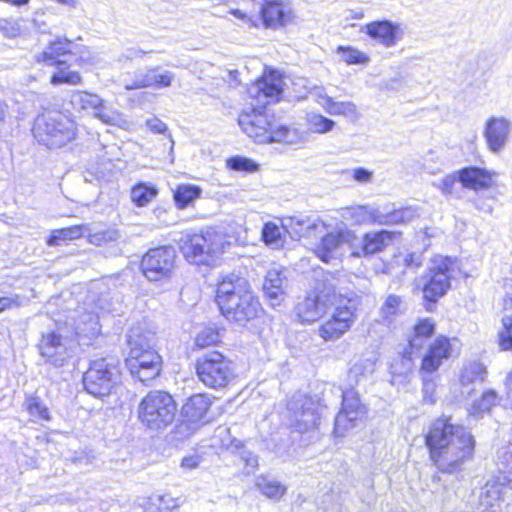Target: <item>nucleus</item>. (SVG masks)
<instances>
[{
    "instance_id": "obj_1",
    "label": "nucleus",
    "mask_w": 512,
    "mask_h": 512,
    "mask_svg": "<svg viewBox=\"0 0 512 512\" xmlns=\"http://www.w3.org/2000/svg\"><path fill=\"white\" fill-rule=\"evenodd\" d=\"M425 443L436 467L449 474L461 471L465 462L472 459L475 448L470 432L446 416L430 424Z\"/></svg>"
},
{
    "instance_id": "obj_2",
    "label": "nucleus",
    "mask_w": 512,
    "mask_h": 512,
    "mask_svg": "<svg viewBox=\"0 0 512 512\" xmlns=\"http://www.w3.org/2000/svg\"><path fill=\"white\" fill-rule=\"evenodd\" d=\"M215 301L222 315L239 325L255 319L262 311L248 281L233 274L218 284Z\"/></svg>"
},
{
    "instance_id": "obj_3",
    "label": "nucleus",
    "mask_w": 512,
    "mask_h": 512,
    "mask_svg": "<svg viewBox=\"0 0 512 512\" xmlns=\"http://www.w3.org/2000/svg\"><path fill=\"white\" fill-rule=\"evenodd\" d=\"M32 133L39 144L57 149L75 139L76 124L59 111H45L36 117Z\"/></svg>"
},
{
    "instance_id": "obj_4",
    "label": "nucleus",
    "mask_w": 512,
    "mask_h": 512,
    "mask_svg": "<svg viewBox=\"0 0 512 512\" xmlns=\"http://www.w3.org/2000/svg\"><path fill=\"white\" fill-rule=\"evenodd\" d=\"M238 124L242 130L257 142H282L286 144L297 143L296 130L286 126L275 128L270 116L262 110L251 109L242 112L238 117Z\"/></svg>"
},
{
    "instance_id": "obj_5",
    "label": "nucleus",
    "mask_w": 512,
    "mask_h": 512,
    "mask_svg": "<svg viewBox=\"0 0 512 512\" xmlns=\"http://www.w3.org/2000/svg\"><path fill=\"white\" fill-rule=\"evenodd\" d=\"M179 247L190 263L211 265L214 258L223 252V235L212 228L200 233H186L181 236Z\"/></svg>"
},
{
    "instance_id": "obj_6",
    "label": "nucleus",
    "mask_w": 512,
    "mask_h": 512,
    "mask_svg": "<svg viewBox=\"0 0 512 512\" xmlns=\"http://www.w3.org/2000/svg\"><path fill=\"white\" fill-rule=\"evenodd\" d=\"M177 405L173 397L160 390L149 392L140 402L137 413L140 423L153 431H161L175 419Z\"/></svg>"
},
{
    "instance_id": "obj_7",
    "label": "nucleus",
    "mask_w": 512,
    "mask_h": 512,
    "mask_svg": "<svg viewBox=\"0 0 512 512\" xmlns=\"http://www.w3.org/2000/svg\"><path fill=\"white\" fill-rule=\"evenodd\" d=\"M195 369L199 381L215 390L227 387L236 376L232 360L217 350L198 356Z\"/></svg>"
},
{
    "instance_id": "obj_8",
    "label": "nucleus",
    "mask_w": 512,
    "mask_h": 512,
    "mask_svg": "<svg viewBox=\"0 0 512 512\" xmlns=\"http://www.w3.org/2000/svg\"><path fill=\"white\" fill-rule=\"evenodd\" d=\"M453 260L450 257L436 256L428 270L419 278L427 311H432L438 300L451 287Z\"/></svg>"
},
{
    "instance_id": "obj_9",
    "label": "nucleus",
    "mask_w": 512,
    "mask_h": 512,
    "mask_svg": "<svg viewBox=\"0 0 512 512\" xmlns=\"http://www.w3.org/2000/svg\"><path fill=\"white\" fill-rule=\"evenodd\" d=\"M119 361L115 358H99L91 361L83 376L85 390L95 396L109 395L120 382Z\"/></svg>"
},
{
    "instance_id": "obj_10",
    "label": "nucleus",
    "mask_w": 512,
    "mask_h": 512,
    "mask_svg": "<svg viewBox=\"0 0 512 512\" xmlns=\"http://www.w3.org/2000/svg\"><path fill=\"white\" fill-rule=\"evenodd\" d=\"M339 302L330 319L319 327V336L325 341L339 339L352 326L355 311L359 305V297L354 292L342 294L339 291Z\"/></svg>"
},
{
    "instance_id": "obj_11",
    "label": "nucleus",
    "mask_w": 512,
    "mask_h": 512,
    "mask_svg": "<svg viewBox=\"0 0 512 512\" xmlns=\"http://www.w3.org/2000/svg\"><path fill=\"white\" fill-rule=\"evenodd\" d=\"M436 324L430 318L419 319L408 335V348L396 359L391 368L394 374H406L412 370L413 355H420L430 338L435 333Z\"/></svg>"
},
{
    "instance_id": "obj_12",
    "label": "nucleus",
    "mask_w": 512,
    "mask_h": 512,
    "mask_svg": "<svg viewBox=\"0 0 512 512\" xmlns=\"http://www.w3.org/2000/svg\"><path fill=\"white\" fill-rule=\"evenodd\" d=\"M176 251L171 246L150 249L142 258L141 269L149 281H161L172 276Z\"/></svg>"
},
{
    "instance_id": "obj_13",
    "label": "nucleus",
    "mask_w": 512,
    "mask_h": 512,
    "mask_svg": "<svg viewBox=\"0 0 512 512\" xmlns=\"http://www.w3.org/2000/svg\"><path fill=\"white\" fill-rule=\"evenodd\" d=\"M342 397V408L335 417L334 433L342 437L345 433L357 426L366 414L365 406L360 402L358 393L353 389L343 391L337 388Z\"/></svg>"
},
{
    "instance_id": "obj_14",
    "label": "nucleus",
    "mask_w": 512,
    "mask_h": 512,
    "mask_svg": "<svg viewBox=\"0 0 512 512\" xmlns=\"http://www.w3.org/2000/svg\"><path fill=\"white\" fill-rule=\"evenodd\" d=\"M325 405L312 397L299 396L288 403L294 427L299 432L309 431L318 426Z\"/></svg>"
},
{
    "instance_id": "obj_15",
    "label": "nucleus",
    "mask_w": 512,
    "mask_h": 512,
    "mask_svg": "<svg viewBox=\"0 0 512 512\" xmlns=\"http://www.w3.org/2000/svg\"><path fill=\"white\" fill-rule=\"evenodd\" d=\"M356 240L353 231L346 227H339L326 233L317 245L315 253L323 262L329 263L343 255L346 246H350Z\"/></svg>"
},
{
    "instance_id": "obj_16",
    "label": "nucleus",
    "mask_w": 512,
    "mask_h": 512,
    "mask_svg": "<svg viewBox=\"0 0 512 512\" xmlns=\"http://www.w3.org/2000/svg\"><path fill=\"white\" fill-rule=\"evenodd\" d=\"M38 348L45 361L56 367L63 366L70 357L66 341L56 331L43 332Z\"/></svg>"
},
{
    "instance_id": "obj_17",
    "label": "nucleus",
    "mask_w": 512,
    "mask_h": 512,
    "mask_svg": "<svg viewBox=\"0 0 512 512\" xmlns=\"http://www.w3.org/2000/svg\"><path fill=\"white\" fill-rule=\"evenodd\" d=\"M511 121L505 117L492 116L487 119L483 136L488 149L493 153L502 151L511 133Z\"/></svg>"
},
{
    "instance_id": "obj_18",
    "label": "nucleus",
    "mask_w": 512,
    "mask_h": 512,
    "mask_svg": "<svg viewBox=\"0 0 512 512\" xmlns=\"http://www.w3.org/2000/svg\"><path fill=\"white\" fill-rule=\"evenodd\" d=\"M488 480L481 489L479 502L484 508H492L500 500H504L508 491H512V475L507 472Z\"/></svg>"
},
{
    "instance_id": "obj_19",
    "label": "nucleus",
    "mask_w": 512,
    "mask_h": 512,
    "mask_svg": "<svg viewBox=\"0 0 512 512\" xmlns=\"http://www.w3.org/2000/svg\"><path fill=\"white\" fill-rule=\"evenodd\" d=\"M248 92L254 98L259 99L263 96L267 100L266 103L278 101L283 92V79L277 71L270 70L253 84Z\"/></svg>"
},
{
    "instance_id": "obj_20",
    "label": "nucleus",
    "mask_w": 512,
    "mask_h": 512,
    "mask_svg": "<svg viewBox=\"0 0 512 512\" xmlns=\"http://www.w3.org/2000/svg\"><path fill=\"white\" fill-rule=\"evenodd\" d=\"M452 353L450 340L445 336L437 337L429 345L427 353L422 359L421 371L433 373L441 366L443 360L448 359Z\"/></svg>"
},
{
    "instance_id": "obj_21",
    "label": "nucleus",
    "mask_w": 512,
    "mask_h": 512,
    "mask_svg": "<svg viewBox=\"0 0 512 512\" xmlns=\"http://www.w3.org/2000/svg\"><path fill=\"white\" fill-rule=\"evenodd\" d=\"M72 42L67 38H57L49 43V45L39 54L35 56L37 62L46 65H66L73 53L71 51Z\"/></svg>"
},
{
    "instance_id": "obj_22",
    "label": "nucleus",
    "mask_w": 512,
    "mask_h": 512,
    "mask_svg": "<svg viewBox=\"0 0 512 512\" xmlns=\"http://www.w3.org/2000/svg\"><path fill=\"white\" fill-rule=\"evenodd\" d=\"M260 15L266 28L278 29L291 20V9L281 0H268L260 9Z\"/></svg>"
},
{
    "instance_id": "obj_23",
    "label": "nucleus",
    "mask_w": 512,
    "mask_h": 512,
    "mask_svg": "<svg viewBox=\"0 0 512 512\" xmlns=\"http://www.w3.org/2000/svg\"><path fill=\"white\" fill-rule=\"evenodd\" d=\"M458 180L464 188L483 190L492 186V174L481 167L468 166L457 171Z\"/></svg>"
},
{
    "instance_id": "obj_24",
    "label": "nucleus",
    "mask_w": 512,
    "mask_h": 512,
    "mask_svg": "<svg viewBox=\"0 0 512 512\" xmlns=\"http://www.w3.org/2000/svg\"><path fill=\"white\" fill-rule=\"evenodd\" d=\"M127 343L129 346V355H139V351L152 349L156 343V334L143 324L133 326L128 335Z\"/></svg>"
},
{
    "instance_id": "obj_25",
    "label": "nucleus",
    "mask_w": 512,
    "mask_h": 512,
    "mask_svg": "<svg viewBox=\"0 0 512 512\" xmlns=\"http://www.w3.org/2000/svg\"><path fill=\"white\" fill-rule=\"evenodd\" d=\"M365 31L372 39L391 47L397 42L399 26L389 20H378L366 24Z\"/></svg>"
},
{
    "instance_id": "obj_26",
    "label": "nucleus",
    "mask_w": 512,
    "mask_h": 512,
    "mask_svg": "<svg viewBox=\"0 0 512 512\" xmlns=\"http://www.w3.org/2000/svg\"><path fill=\"white\" fill-rule=\"evenodd\" d=\"M394 237L395 232L384 229L365 233L360 245L362 255H373L384 251L392 243Z\"/></svg>"
},
{
    "instance_id": "obj_27",
    "label": "nucleus",
    "mask_w": 512,
    "mask_h": 512,
    "mask_svg": "<svg viewBox=\"0 0 512 512\" xmlns=\"http://www.w3.org/2000/svg\"><path fill=\"white\" fill-rule=\"evenodd\" d=\"M211 403V398L207 394H194L183 405L182 415L190 423L202 422L205 420Z\"/></svg>"
},
{
    "instance_id": "obj_28",
    "label": "nucleus",
    "mask_w": 512,
    "mask_h": 512,
    "mask_svg": "<svg viewBox=\"0 0 512 512\" xmlns=\"http://www.w3.org/2000/svg\"><path fill=\"white\" fill-rule=\"evenodd\" d=\"M286 278L280 270H269L263 283V291L271 306L279 305L284 299V282Z\"/></svg>"
},
{
    "instance_id": "obj_29",
    "label": "nucleus",
    "mask_w": 512,
    "mask_h": 512,
    "mask_svg": "<svg viewBox=\"0 0 512 512\" xmlns=\"http://www.w3.org/2000/svg\"><path fill=\"white\" fill-rule=\"evenodd\" d=\"M486 375V367L482 363L473 362L465 366L460 375L462 395L469 397L473 391L471 386L483 383Z\"/></svg>"
},
{
    "instance_id": "obj_30",
    "label": "nucleus",
    "mask_w": 512,
    "mask_h": 512,
    "mask_svg": "<svg viewBox=\"0 0 512 512\" xmlns=\"http://www.w3.org/2000/svg\"><path fill=\"white\" fill-rule=\"evenodd\" d=\"M407 310V305L402 296L389 294L386 296L381 308V322L387 326L394 323L398 316L403 315Z\"/></svg>"
},
{
    "instance_id": "obj_31",
    "label": "nucleus",
    "mask_w": 512,
    "mask_h": 512,
    "mask_svg": "<svg viewBox=\"0 0 512 512\" xmlns=\"http://www.w3.org/2000/svg\"><path fill=\"white\" fill-rule=\"evenodd\" d=\"M323 313V305L317 296H307L295 307V315L301 323H311L318 320Z\"/></svg>"
},
{
    "instance_id": "obj_32",
    "label": "nucleus",
    "mask_w": 512,
    "mask_h": 512,
    "mask_svg": "<svg viewBox=\"0 0 512 512\" xmlns=\"http://www.w3.org/2000/svg\"><path fill=\"white\" fill-rule=\"evenodd\" d=\"M101 101L102 98L99 95L87 91H74L70 96L73 108L89 115L95 113Z\"/></svg>"
},
{
    "instance_id": "obj_33",
    "label": "nucleus",
    "mask_w": 512,
    "mask_h": 512,
    "mask_svg": "<svg viewBox=\"0 0 512 512\" xmlns=\"http://www.w3.org/2000/svg\"><path fill=\"white\" fill-rule=\"evenodd\" d=\"M149 362H141V364H129L131 374L137 377L141 382L146 383L156 378L161 371V357L159 355H151Z\"/></svg>"
},
{
    "instance_id": "obj_34",
    "label": "nucleus",
    "mask_w": 512,
    "mask_h": 512,
    "mask_svg": "<svg viewBox=\"0 0 512 512\" xmlns=\"http://www.w3.org/2000/svg\"><path fill=\"white\" fill-rule=\"evenodd\" d=\"M318 103L330 115H342L345 117H356L357 115V107L350 101L338 102L326 94H320Z\"/></svg>"
},
{
    "instance_id": "obj_35",
    "label": "nucleus",
    "mask_w": 512,
    "mask_h": 512,
    "mask_svg": "<svg viewBox=\"0 0 512 512\" xmlns=\"http://www.w3.org/2000/svg\"><path fill=\"white\" fill-rule=\"evenodd\" d=\"M417 216V210L413 207H404L391 212L379 210L378 225L404 224L412 221Z\"/></svg>"
},
{
    "instance_id": "obj_36",
    "label": "nucleus",
    "mask_w": 512,
    "mask_h": 512,
    "mask_svg": "<svg viewBox=\"0 0 512 512\" xmlns=\"http://www.w3.org/2000/svg\"><path fill=\"white\" fill-rule=\"evenodd\" d=\"M202 189L193 184H179L174 191L173 198L179 209H185L201 196Z\"/></svg>"
},
{
    "instance_id": "obj_37",
    "label": "nucleus",
    "mask_w": 512,
    "mask_h": 512,
    "mask_svg": "<svg viewBox=\"0 0 512 512\" xmlns=\"http://www.w3.org/2000/svg\"><path fill=\"white\" fill-rule=\"evenodd\" d=\"M158 194L155 185L140 182L131 189V200L138 207H144Z\"/></svg>"
},
{
    "instance_id": "obj_38",
    "label": "nucleus",
    "mask_w": 512,
    "mask_h": 512,
    "mask_svg": "<svg viewBox=\"0 0 512 512\" xmlns=\"http://www.w3.org/2000/svg\"><path fill=\"white\" fill-rule=\"evenodd\" d=\"M255 484L259 491L268 498L279 499L286 491L285 486L279 481L265 475L257 477Z\"/></svg>"
},
{
    "instance_id": "obj_39",
    "label": "nucleus",
    "mask_w": 512,
    "mask_h": 512,
    "mask_svg": "<svg viewBox=\"0 0 512 512\" xmlns=\"http://www.w3.org/2000/svg\"><path fill=\"white\" fill-rule=\"evenodd\" d=\"M92 116L107 125L120 126L123 122L122 114L119 110L104 99H102L101 104L98 105L97 110Z\"/></svg>"
},
{
    "instance_id": "obj_40",
    "label": "nucleus",
    "mask_w": 512,
    "mask_h": 512,
    "mask_svg": "<svg viewBox=\"0 0 512 512\" xmlns=\"http://www.w3.org/2000/svg\"><path fill=\"white\" fill-rule=\"evenodd\" d=\"M57 70L51 75L50 83L54 86L60 84L77 85L82 82V77L79 72L69 69L68 63L66 65H55Z\"/></svg>"
},
{
    "instance_id": "obj_41",
    "label": "nucleus",
    "mask_w": 512,
    "mask_h": 512,
    "mask_svg": "<svg viewBox=\"0 0 512 512\" xmlns=\"http://www.w3.org/2000/svg\"><path fill=\"white\" fill-rule=\"evenodd\" d=\"M82 234L83 227L79 225L56 229L52 231L51 235L47 239V245L58 246L63 242L78 239L82 236Z\"/></svg>"
},
{
    "instance_id": "obj_42",
    "label": "nucleus",
    "mask_w": 512,
    "mask_h": 512,
    "mask_svg": "<svg viewBox=\"0 0 512 512\" xmlns=\"http://www.w3.org/2000/svg\"><path fill=\"white\" fill-rule=\"evenodd\" d=\"M26 411L35 421H49L50 413L47 406L39 397L29 396L24 403Z\"/></svg>"
},
{
    "instance_id": "obj_43",
    "label": "nucleus",
    "mask_w": 512,
    "mask_h": 512,
    "mask_svg": "<svg viewBox=\"0 0 512 512\" xmlns=\"http://www.w3.org/2000/svg\"><path fill=\"white\" fill-rule=\"evenodd\" d=\"M499 401V396L495 390H487L482 393L481 397L472 404L470 413L472 415H480L489 412Z\"/></svg>"
},
{
    "instance_id": "obj_44",
    "label": "nucleus",
    "mask_w": 512,
    "mask_h": 512,
    "mask_svg": "<svg viewBox=\"0 0 512 512\" xmlns=\"http://www.w3.org/2000/svg\"><path fill=\"white\" fill-rule=\"evenodd\" d=\"M350 215L355 223H372L378 224L379 209L368 205L357 206L349 209Z\"/></svg>"
},
{
    "instance_id": "obj_45",
    "label": "nucleus",
    "mask_w": 512,
    "mask_h": 512,
    "mask_svg": "<svg viewBox=\"0 0 512 512\" xmlns=\"http://www.w3.org/2000/svg\"><path fill=\"white\" fill-rule=\"evenodd\" d=\"M308 128L318 134H324L333 129L335 122L318 113H309L306 117Z\"/></svg>"
},
{
    "instance_id": "obj_46",
    "label": "nucleus",
    "mask_w": 512,
    "mask_h": 512,
    "mask_svg": "<svg viewBox=\"0 0 512 512\" xmlns=\"http://www.w3.org/2000/svg\"><path fill=\"white\" fill-rule=\"evenodd\" d=\"M322 223L318 220H310L308 217L291 218L290 226L296 230L299 237L310 236L311 230L317 229Z\"/></svg>"
},
{
    "instance_id": "obj_47",
    "label": "nucleus",
    "mask_w": 512,
    "mask_h": 512,
    "mask_svg": "<svg viewBox=\"0 0 512 512\" xmlns=\"http://www.w3.org/2000/svg\"><path fill=\"white\" fill-rule=\"evenodd\" d=\"M152 68L147 70L137 71L133 74L132 79L124 84L126 90H134L141 88L152 87Z\"/></svg>"
},
{
    "instance_id": "obj_48",
    "label": "nucleus",
    "mask_w": 512,
    "mask_h": 512,
    "mask_svg": "<svg viewBox=\"0 0 512 512\" xmlns=\"http://www.w3.org/2000/svg\"><path fill=\"white\" fill-rule=\"evenodd\" d=\"M220 342L219 332L216 328L207 327L201 330L195 339V344L199 348H206L216 345Z\"/></svg>"
},
{
    "instance_id": "obj_49",
    "label": "nucleus",
    "mask_w": 512,
    "mask_h": 512,
    "mask_svg": "<svg viewBox=\"0 0 512 512\" xmlns=\"http://www.w3.org/2000/svg\"><path fill=\"white\" fill-rule=\"evenodd\" d=\"M503 329L499 332V346L502 350H512V316L502 318Z\"/></svg>"
},
{
    "instance_id": "obj_50",
    "label": "nucleus",
    "mask_w": 512,
    "mask_h": 512,
    "mask_svg": "<svg viewBox=\"0 0 512 512\" xmlns=\"http://www.w3.org/2000/svg\"><path fill=\"white\" fill-rule=\"evenodd\" d=\"M262 240L266 245L278 246L281 241V231L277 224L267 222L262 228Z\"/></svg>"
},
{
    "instance_id": "obj_51",
    "label": "nucleus",
    "mask_w": 512,
    "mask_h": 512,
    "mask_svg": "<svg viewBox=\"0 0 512 512\" xmlns=\"http://www.w3.org/2000/svg\"><path fill=\"white\" fill-rule=\"evenodd\" d=\"M338 53L347 64H364L369 61V58L363 52L355 48L339 47Z\"/></svg>"
},
{
    "instance_id": "obj_52",
    "label": "nucleus",
    "mask_w": 512,
    "mask_h": 512,
    "mask_svg": "<svg viewBox=\"0 0 512 512\" xmlns=\"http://www.w3.org/2000/svg\"><path fill=\"white\" fill-rule=\"evenodd\" d=\"M227 166L234 171H244V172H254L258 169V164L253 160L241 157L234 156L227 160Z\"/></svg>"
},
{
    "instance_id": "obj_53",
    "label": "nucleus",
    "mask_w": 512,
    "mask_h": 512,
    "mask_svg": "<svg viewBox=\"0 0 512 512\" xmlns=\"http://www.w3.org/2000/svg\"><path fill=\"white\" fill-rule=\"evenodd\" d=\"M152 87L156 88H166L172 85V82L175 78V74L171 71H161L160 67L152 68Z\"/></svg>"
},
{
    "instance_id": "obj_54",
    "label": "nucleus",
    "mask_w": 512,
    "mask_h": 512,
    "mask_svg": "<svg viewBox=\"0 0 512 512\" xmlns=\"http://www.w3.org/2000/svg\"><path fill=\"white\" fill-rule=\"evenodd\" d=\"M119 233L115 229H105L96 231L89 235V241L97 246L104 245L109 242L117 241Z\"/></svg>"
},
{
    "instance_id": "obj_55",
    "label": "nucleus",
    "mask_w": 512,
    "mask_h": 512,
    "mask_svg": "<svg viewBox=\"0 0 512 512\" xmlns=\"http://www.w3.org/2000/svg\"><path fill=\"white\" fill-rule=\"evenodd\" d=\"M323 288L319 286L316 287L321 293L329 296L330 294L336 295L339 290L338 279L331 273H326L323 275Z\"/></svg>"
},
{
    "instance_id": "obj_56",
    "label": "nucleus",
    "mask_w": 512,
    "mask_h": 512,
    "mask_svg": "<svg viewBox=\"0 0 512 512\" xmlns=\"http://www.w3.org/2000/svg\"><path fill=\"white\" fill-rule=\"evenodd\" d=\"M365 371L372 372V364L368 361H359L355 363L349 370V379L358 382V376H364Z\"/></svg>"
},
{
    "instance_id": "obj_57",
    "label": "nucleus",
    "mask_w": 512,
    "mask_h": 512,
    "mask_svg": "<svg viewBox=\"0 0 512 512\" xmlns=\"http://www.w3.org/2000/svg\"><path fill=\"white\" fill-rule=\"evenodd\" d=\"M459 182L457 172L445 176L438 184H434L445 195H450L456 182Z\"/></svg>"
},
{
    "instance_id": "obj_58",
    "label": "nucleus",
    "mask_w": 512,
    "mask_h": 512,
    "mask_svg": "<svg viewBox=\"0 0 512 512\" xmlns=\"http://www.w3.org/2000/svg\"><path fill=\"white\" fill-rule=\"evenodd\" d=\"M435 391H436L435 381L432 378L424 377L423 378V387H422L424 401H426L427 403H430V404L435 403V401H436Z\"/></svg>"
},
{
    "instance_id": "obj_59",
    "label": "nucleus",
    "mask_w": 512,
    "mask_h": 512,
    "mask_svg": "<svg viewBox=\"0 0 512 512\" xmlns=\"http://www.w3.org/2000/svg\"><path fill=\"white\" fill-rule=\"evenodd\" d=\"M152 500L154 501L153 505L158 507L159 512H166L177 507L176 500L167 495L157 496Z\"/></svg>"
},
{
    "instance_id": "obj_60",
    "label": "nucleus",
    "mask_w": 512,
    "mask_h": 512,
    "mask_svg": "<svg viewBox=\"0 0 512 512\" xmlns=\"http://www.w3.org/2000/svg\"><path fill=\"white\" fill-rule=\"evenodd\" d=\"M240 458L245 463L246 467L251 469L248 473H251L257 468L258 457L253 452L243 449L240 451Z\"/></svg>"
},
{
    "instance_id": "obj_61",
    "label": "nucleus",
    "mask_w": 512,
    "mask_h": 512,
    "mask_svg": "<svg viewBox=\"0 0 512 512\" xmlns=\"http://www.w3.org/2000/svg\"><path fill=\"white\" fill-rule=\"evenodd\" d=\"M139 352V355H129L128 365L141 364V362H149L150 358H152L151 355H159L154 348Z\"/></svg>"
},
{
    "instance_id": "obj_62",
    "label": "nucleus",
    "mask_w": 512,
    "mask_h": 512,
    "mask_svg": "<svg viewBox=\"0 0 512 512\" xmlns=\"http://www.w3.org/2000/svg\"><path fill=\"white\" fill-rule=\"evenodd\" d=\"M423 256L421 253H410L404 258V263L407 268L417 269L422 265Z\"/></svg>"
},
{
    "instance_id": "obj_63",
    "label": "nucleus",
    "mask_w": 512,
    "mask_h": 512,
    "mask_svg": "<svg viewBox=\"0 0 512 512\" xmlns=\"http://www.w3.org/2000/svg\"><path fill=\"white\" fill-rule=\"evenodd\" d=\"M147 127L152 131L153 133L162 134L167 131V125L158 118H151L146 121Z\"/></svg>"
},
{
    "instance_id": "obj_64",
    "label": "nucleus",
    "mask_w": 512,
    "mask_h": 512,
    "mask_svg": "<svg viewBox=\"0 0 512 512\" xmlns=\"http://www.w3.org/2000/svg\"><path fill=\"white\" fill-rule=\"evenodd\" d=\"M504 396L507 407L512 410V371L508 372L504 380Z\"/></svg>"
}]
</instances>
